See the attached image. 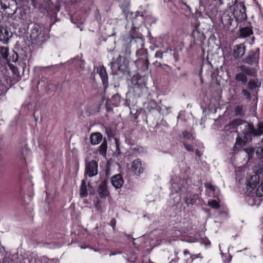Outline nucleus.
<instances>
[{
	"instance_id": "1",
	"label": "nucleus",
	"mask_w": 263,
	"mask_h": 263,
	"mask_svg": "<svg viewBox=\"0 0 263 263\" xmlns=\"http://www.w3.org/2000/svg\"><path fill=\"white\" fill-rule=\"evenodd\" d=\"M243 135L246 137H259L263 134V121L259 122L255 128L252 123L245 122L243 128Z\"/></svg>"
},
{
	"instance_id": "60",
	"label": "nucleus",
	"mask_w": 263,
	"mask_h": 263,
	"mask_svg": "<svg viewBox=\"0 0 263 263\" xmlns=\"http://www.w3.org/2000/svg\"><path fill=\"white\" fill-rule=\"evenodd\" d=\"M172 185L173 188L175 187V186H173V184H172Z\"/></svg>"
},
{
	"instance_id": "28",
	"label": "nucleus",
	"mask_w": 263,
	"mask_h": 263,
	"mask_svg": "<svg viewBox=\"0 0 263 263\" xmlns=\"http://www.w3.org/2000/svg\"><path fill=\"white\" fill-rule=\"evenodd\" d=\"M260 86V83L258 82L257 79H251L248 83V88L251 90H253L256 88L259 87Z\"/></svg>"
},
{
	"instance_id": "43",
	"label": "nucleus",
	"mask_w": 263,
	"mask_h": 263,
	"mask_svg": "<svg viewBox=\"0 0 263 263\" xmlns=\"http://www.w3.org/2000/svg\"><path fill=\"white\" fill-rule=\"evenodd\" d=\"M105 132L109 138H111L114 136L113 131L109 127H105Z\"/></svg>"
},
{
	"instance_id": "58",
	"label": "nucleus",
	"mask_w": 263,
	"mask_h": 263,
	"mask_svg": "<svg viewBox=\"0 0 263 263\" xmlns=\"http://www.w3.org/2000/svg\"><path fill=\"white\" fill-rule=\"evenodd\" d=\"M180 190V187H178V189H175V192H178V191H179Z\"/></svg>"
},
{
	"instance_id": "6",
	"label": "nucleus",
	"mask_w": 263,
	"mask_h": 263,
	"mask_svg": "<svg viewBox=\"0 0 263 263\" xmlns=\"http://www.w3.org/2000/svg\"><path fill=\"white\" fill-rule=\"evenodd\" d=\"M132 87L138 96L147 91L146 83L142 78L134 77L132 79Z\"/></svg>"
},
{
	"instance_id": "2",
	"label": "nucleus",
	"mask_w": 263,
	"mask_h": 263,
	"mask_svg": "<svg viewBox=\"0 0 263 263\" xmlns=\"http://www.w3.org/2000/svg\"><path fill=\"white\" fill-rule=\"evenodd\" d=\"M221 22L224 28L231 31L235 30L239 24L234 18L232 11L230 10H226L222 13Z\"/></svg>"
},
{
	"instance_id": "9",
	"label": "nucleus",
	"mask_w": 263,
	"mask_h": 263,
	"mask_svg": "<svg viewBox=\"0 0 263 263\" xmlns=\"http://www.w3.org/2000/svg\"><path fill=\"white\" fill-rule=\"evenodd\" d=\"M98 163L92 160L86 163L85 170V176L89 177H93L98 174Z\"/></svg>"
},
{
	"instance_id": "8",
	"label": "nucleus",
	"mask_w": 263,
	"mask_h": 263,
	"mask_svg": "<svg viewBox=\"0 0 263 263\" xmlns=\"http://www.w3.org/2000/svg\"><path fill=\"white\" fill-rule=\"evenodd\" d=\"M259 58V49L257 48L255 50H251L249 52L248 56L242 60L243 63L249 65H257Z\"/></svg>"
},
{
	"instance_id": "56",
	"label": "nucleus",
	"mask_w": 263,
	"mask_h": 263,
	"mask_svg": "<svg viewBox=\"0 0 263 263\" xmlns=\"http://www.w3.org/2000/svg\"><path fill=\"white\" fill-rule=\"evenodd\" d=\"M190 253V252L189 250H184V251H183V254L184 255H186V254H188Z\"/></svg>"
},
{
	"instance_id": "53",
	"label": "nucleus",
	"mask_w": 263,
	"mask_h": 263,
	"mask_svg": "<svg viewBox=\"0 0 263 263\" xmlns=\"http://www.w3.org/2000/svg\"><path fill=\"white\" fill-rule=\"evenodd\" d=\"M179 257H177L175 258L172 259L170 262L168 263H173V262H177L179 260Z\"/></svg>"
},
{
	"instance_id": "49",
	"label": "nucleus",
	"mask_w": 263,
	"mask_h": 263,
	"mask_svg": "<svg viewBox=\"0 0 263 263\" xmlns=\"http://www.w3.org/2000/svg\"><path fill=\"white\" fill-rule=\"evenodd\" d=\"M163 54V53L162 52L158 51L155 53V57L157 58L162 59Z\"/></svg>"
},
{
	"instance_id": "10",
	"label": "nucleus",
	"mask_w": 263,
	"mask_h": 263,
	"mask_svg": "<svg viewBox=\"0 0 263 263\" xmlns=\"http://www.w3.org/2000/svg\"><path fill=\"white\" fill-rule=\"evenodd\" d=\"M12 36L10 28L6 25H0V41L5 44L8 43L9 39Z\"/></svg>"
},
{
	"instance_id": "38",
	"label": "nucleus",
	"mask_w": 263,
	"mask_h": 263,
	"mask_svg": "<svg viewBox=\"0 0 263 263\" xmlns=\"http://www.w3.org/2000/svg\"><path fill=\"white\" fill-rule=\"evenodd\" d=\"M256 154L258 158H263V145L257 147Z\"/></svg>"
},
{
	"instance_id": "31",
	"label": "nucleus",
	"mask_w": 263,
	"mask_h": 263,
	"mask_svg": "<svg viewBox=\"0 0 263 263\" xmlns=\"http://www.w3.org/2000/svg\"><path fill=\"white\" fill-rule=\"evenodd\" d=\"M234 113L236 116L243 117L245 115V111L242 105H237L235 108Z\"/></svg>"
},
{
	"instance_id": "27",
	"label": "nucleus",
	"mask_w": 263,
	"mask_h": 263,
	"mask_svg": "<svg viewBox=\"0 0 263 263\" xmlns=\"http://www.w3.org/2000/svg\"><path fill=\"white\" fill-rule=\"evenodd\" d=\"M88 195L87 190L86 186V183L85 180H82L80 189V195L81 197L83 198L86 197Z\"/></svg>"
},
{
	"instance_id": "48",
	"label": "nucleus",
	"mask_w": 263,
	"mask_h": 263,
	"mask_svg": "<svg viewBox=\"0 0 263 263\" xmlns=\"http://www.w3.org/2000/svg\"><path fill=\"white\" fill-rule=\"evenodd\" d=\"M139 17H141V18L143 19V15L141 13H140L139 12H136V13L135 14V17L133 19V22H136V20L137 18H138Z\"/></svg>"
},
{
	"instance_id": "37",
	"label": "nucleus",
	"mask_w": 263,
	"mask_h": 263,
	"mask_svg": "<svg viewBox=\"0 0 263 263\" xmlns=\"http://www.w3.org/2000/svg\"><path fill=\"white\" fill-rule=\"evenodd\" d=\"M241 93L245 97V99L248 101H250L251 100V93L248 91L247 89L243 88L241 90Z\"/></svg>"
},
{
	"instance_id": "39",
	"label": "nucleus",
	"mask_w": 263,
	"mask_h": 263,
	"mask_svg": "<svg viewBox=\"0 0 263 263\" xmlns=\"http://www.w3.org/2000/svg\"><path fill=\"white\" fill-rule=\"evenodd\" d=\"M182 136L184 139H194V137H193V135L191 133L188 132L187 130H184L182 132Z\"/></svg>"
},
{
	"instance_id": "5",
	"label": "nucleus",
	"mask_w": 263,
	"mask_h": 263,
	"mask_svg": "<svg viewBox=\"0 0 263 263\" xmlns=\"http://www.w3.org/2000/svg\"><path fill=\"white\" fill-rule=\"evenodd\" d=\"M30 37L38 43H44L48 38V34L45 30L37 24H34L31 30Z\"/></svg>"
},
{
	"instance_id": "12",
	"label": "nucleus",
	"mask_w": 263,
	"mask_h": 263,
	"mask_svg": "<svg viewBox=\"0 0 263 263\" xmlns=\"http://www.w3.org/2000/svg\"><path fill=\"white\" fill-rule=\"evenodd\" d=\"M131 170L136 175H140L143 173L144 168L139 159L134 160L131 165Z\"/></svg>"
},
{
	"instance_id": "33",
	"label": "nucleus",
	"mask_w": 263,
	"mask_h": 263,
	"mask_svg": "<svg viewBox=\"0 0 263 263\" xmlns=\"http://www.w3.org/2000/svg\"><path fill=\"white\" fill-rule=\"evenodd\" d=\"M0 54L6 60L8 58L9 49L7 47L0 46Z\"/></svg>"
},
{
	"instance_id": "45",
	"label": "nucleus",
	"mask_w": 263,
	"mask_h": 263,
	"mask_svg": "<svg viewBox=\"0 0 263 263\" xmlns=\"http://www.w3.org/2000/svg\"><path fill=\"white\" fill-rule=\"evenodd\" d=\"M0 263H12V260L9 257L4 256Z\"/></svg>"
},
{
	"instance_id": "19",
	"label": "nucleus",
	"mask_w": 263,
	"mask_h": 263,
	"mask_svg": "<svg viewBox=\"0 0 263 263\" xmlns=\"http://www.w3.org/2000/svg\"><path fill=\"white\" fill-rule=\"evenodd\" d=\"M157 103L154 100H150L145 102L143 105L144 109L147 111H151L153 109H157Z\"/></svg>"
},
{
	"instance_id": "54",
	"label": "nucleus",
	"mask_w": 263,
	"mask_h": 263,
	"mask_svg": "<svg viewBox=\"0 0 263 263\" xmlns=\"http://www.w3.org/2000/svg\"><path fill=\"white\" fill-rule=\"evenodd\" d=\"M30 1L31 2V4L33 5V6L36 7V0H30Z\"/></svg>"
},
{
	"instance_id": "42",
	"label": "nucleus",
	"mask_w": 263,
	"mask_h": 263,
	"mask_svg": "<svg viewBox=\"0 0 263 263\" xmlns=\"http://www.w3.org/2000/svg\"><path fill=\"white\" fill-rule=\"evenodd\" d=\"M256 194L258 196H261L263 195V181L257 187Z\"/></svg>"
},
{
	"instance_id": "11",
	"label": "nucleus",
	"mask_w": 263,
	"mask_h": 263,
	"mask_svg": "<svg viewBox=\"0 0 263 263\" xmlns=\"http://www.w3.org/2000/svg\"><path fill=\"white\" fill-rule=\"evenodd\" d=\"M97 72L99 74L102 81L104 87L106 88L108 86V75L106 70V69L104 66H100L97 69Z\"/></svg>"
},
{
	"instance_id": "4",
	"label": "nucleus",
	"mask_w": 263,
	"mask_h": 263,
	"mask_svg": "<svg viewBox=\"0 0 263 263\" xmlns=\"http://www.w3.org/2000/svg\"><path fill=\"white\" fill-rule=\"evenodd\" d=\"M232 13L234 15V18L239 23L242 21H245L247 18L246 8L244 3L239 2L235 4L233 7Z\"/></svg>"
},
{
	"instance_id": "25",
	"label": "nucleus",
	"mask_w": 263,
	"mask_h": 263,
	"mask_svg": "<svg viewBox=\"0 0 263 263\" xmlns=\"http://www.w3.org/2000/svg\"><path fill=\"white\" fill-rule=\"evenodd\" d=\"M238 69L241 71V72L245 73L246 75L253 76L255 73L254 69L245 65H242L238 67Z\"/></svg>"
},
{
	"instance_id": "24",
	"label": "nucleus",
	"mask_w": 263,
	"mask_h": 263,
	"mask_svg": "<svg viewBox=\"0 0 263 263\" xmlns=\"http://www.w3.org/2000/svg\"><path fill=\"white\" fill-rule=\"evenodd\" d=\"M248 138L243 135V136H240L239 134L238 135L235 147L236 148H239L243 146L245 143L247 142Z\"/></svg>"
},
{
	"instance_id": "18",
	"label": "nucleus",
	"mask_w": 263,
	"mask_h": 263,
	"mask_svg": "<svg viewBox=\"0 0 263 263\" xmlns=\"http://www.w3.org/2000/svg\"><path fill=\"white\" fill-rule=\"evenodd\" d=\"M239 36L242 38H246L253 33L252 27L251 26L240 27L239 28Z\"/></svg>"
},
{
	"instance_id": "7",
	"label": "nucleus",
	"mask_w": 263,
	"mask_h": 263,
	"mask_svg": "<svg viewBox=\"0 0 263 263\" xmlns=\"http://www.w3.org/2000/svg\"><path fill=\"white\" fill-rule=\"evenodd\" d=\"M141 55L142 56V57L139 58L136 60V64L139 69L145 72L148 70L149 64L147 54L145 49L144 52H140V53L137 54V56L138 57H140Z\"/></svg>"
},
{
	"instance_id": "34",
	"label": "nucleus",
	"mask_w": 263,
	"mask_h": 263,
	"mask_svg": "<svg viewBox=\"0 0 263 263\" xmlns=\"http://www.w3.org/2000/svg\"><path fill=\"white\" fill-rule=\"evenodd\" d=\"M122 53L126 57L129 56L131 53L130 46L129 44L125 45L122 50Z\"/></svg>"
},
{
	"instance_id": "35",
	"label": "nucleus",
	"mask_w": 263,
	"mask_h": 263,
	"mask_svg": "<svg viewBox=\"0 0 263 263\" xmlns=\"http://www.w3.org/2000/svg\"><path fill=\"white\" fill-rule=\"evenodd\" d=\"M18 54L16 52L13 51V52L11 55H8V58L6 60L8 62H16L18 60Z\"/></svg>"
},
{
	"instance_id": "59",
	"label": "nucleus",
	"mask_w": 263,
	"mask_h": 263,
	"mask_svg": "<svg viewBox=\"0 0 263 263\" xmlns=\"http://www.w3.org/2000/svg\"><path fill=\"white\" fill-rule=\"evenodd\" d=\"M163 66H164V67H170L167 64H164L163 65Z\"/></svg>"
},
{
	"instance_id": "55",
	"label": "nucleus",
	"mask_w": 263,
	"mask_h": 263,
	"mask_svg": "<svg viewBox=\"0 0 263 263\" xmlns=\"http://www.w3.org/2000/svg\"><path fill=\"white\" fill-rule=\"evenodd\" d=\"M196 152V154L198 156H199V157L201 156V155H202V154L201 153V152H200L199 150H198V149H197V150L196 151V152Z\"/></svg>"
},
{
	"instance_id": "3",
	"label": "nucleus",
	"mask_w": 263,
	"mask_h": 263,
	"mask_svg": "<svg viewBox=\"0 0 263 263\" xmlns=\"http://www.w3.org/2000/svg\"><path fill=\"white\" fill-rule=\"evenodd\" d=\"M129 35L132 40L137 44L136 46L138 50L136 51V54L140 52H144V41L141 33L137 31L136 27H133L129 31Z\"/></svg>"
},
{
	"instance_id": "30",
	"label": "nucleus",
	"mask_w": 263,
	"mask_h": 263,
	"mask_svg": "<svg viewBox=\"0 0 263 263\" xmlns=\"http://www.w3.org/2000/svg\"><path fill=\"white\" fill-rule=\"evenodd\" d=\"M246 121L240 119H236L232 120L229 124V126L231 127H235L239 125L245 124Z\"/></svg>"
},
{
	"instance_id": "15",
	"label": "nucleus",
	"mask_w": 263,
	"mask_h": 263,
	"mask_svg": "<svg viewBox=\"0 0 263 263\" xmlns=\"http://www.w3.org/2000/svg\"><path fill=\"white\" fill-rule=\"evenodd\" d=\"M98 192L101 198H105L108 195L109 192L107 190V182L106 181H103L100 184Z\"/></svg>"
},
{
	"instance_id": "57",
	"label": "nucleus",
	"mask_w": 263,
	"mask_h": 263,
	"mask_svg": "<svg viewBox=\"0 0 263 263\" xmlns=\"http://www.w3.org/2000/svg\"><path fill=\"white\" fill-rule=\"evenodd\" d=\"M155 64L156 66H161L162 64L160 63H158L157 61L155 62Z\"/></svg>"
},
{
	"instance_id": "32",
	"label": "nucleus",
	"mask_w": 263,
	"mask_h": 263,
	"mask_svg": "<svg viewBox=\"0 0 263 263\" xmlns=\"http://www.w3.org/2000/svg\"><path fill=\"white\" fill-rule=\"evenodd\" d=\"M196 195H189L186 197L185 199V202L186 204L193 205L196 202Z\"/></svg>"
},
{
	"instance_id": "23",
	"label": "nucleus",
	"mask_w": 263,
	"mask_h": 263,
	"mask_svg": "<svg viewBox=\"0 0 263 263\" xmlns=\"http://www.w3.org/2000/svg\"><path fill=\"white\" fill-rule=\"evenodd\" d=\"M26 13L23 8L16 7V11L14 15V19L17 21L24 20L26 18Z\"/></svg>"
},
{
	"instance_id": "41",
	"label": "nucleus",
	"mask_w": 263,
	"mask_h": 263,
	"mask_svg": "<svg viewBox=\"0 0 263 263\" xmlns=\"http://www.w3.org/2000/svg\"><path fill=\"white\" fill-rule=\"evenodd\" d=\"M256 171L257 174H260L263 171V160L260 161L258 162Z\"/></svg>"
},
{
	"instance_id": "50",
	"label": "nucleus",
	"mask_w": 263,
	"mask_h": 263,
	"mask_svg": "<svg viewBox=\"0 0 263 263\" xmlns=\"http://www.w3.org/2000/svg\"><path fill=\"white\" fill-rule=\"evenodd\" d=\"M94 204H95L96 208L98 210H100L101 209V205L100 203L99 200H97V201H95Z\"/></svg>"
},
{
	"instance_id": "16",
	"label": "nucleus",
	"mask_w": 263,
	"mask_h": 263,
	"mask_svg": "<svg viewBox=\"0 0 263 263\" xmlns=\"http://www.w3.org/2000/svg\"><path fill=\"white\" fill-rule=\"evenodd\" d=\"M123 57L119 55L118 59L116 61H112L110 63V67L112 71L116 74H118L119 71L122 72L124 69L122 68V65H119L118 61Z\"/></svg>"
},
{
	"instance_id": "17",
	"label": "nucleus",
	"mask_w": 263,
	"mask_h": 263,
	"mask_svg": "<svg viewBox=\"0 0 263 263\" xmlns=\"http://www.w3.org/2000/svg\"><path fill=\"white\" fill-rule=\"evenodd\" d=\"M111 182L112 185L116 189H120L123 185L124 181L120 174L114 176L111 179Z\"/></svg>"
},
{
	"instance_id": "52",
	"label": "nucleus",
	"mask_w": 263,
	"mask_h": 263,
	"mask_svg": "<svg viewBox=\"0 0 263 263\" xmlns=\"http://www.w3.org/2000/svg\"><path fill=\"white\" fill-rule=\"evenodd\" d=\"M116 221L115 218H112L110 221V225L114 228L116 226Z\"/></svg>"
},
{
	"instance_id": "61",
	"label": "nucleus",
	"mask_w": 263,
	"mask_h": 263,
	"mask_svg": "<svg viewBox=\"0 0 263 263\" xmlns=\"http://www.w3.org/2000/svg\"><path fill=\"white\" fill-rule=\"evenodd\" d=\"M107 111H108V110H109V108H107Z\"/></svg>"
},
{
	"instance_id": "21",
	"label": "nucleus",
	"mask_w": 263,
	"mask_h": 263,
	"mask_svg": "<svg viewBox=\"0 0 263 263\" xmlns=\"http://www.w3.org/2000/svg\"><path fill=\"white\" fill-rule=\"evenodd\" d=\"M11 2L12 4L9 5V7L5 11V14H7L9 17H12L13 15H14L16 11L17 5L16 2L11 1Z\"/></svg>"
},
{
	"instance_id": "47",
	"label": "nucleus",
	"mask_w": 263,
	"mask_h": 263,
	"mask_svg": "<svg viewBox=\"0 0 263 263\" xmlns=\"http://www.w3.org/2000/svg\"><path fill=\"white\" fill-rule=\"evenodd\" d=\"M6 250L5 248L0 243V256H4L6 255Z\"/></svg>"
},
{
	"instance_id": "29",
	"label": "nucleus",
	"mask_w": 263,
	"mask_h": 263,
	"mask_svg": "<svg viewBox=\"0 0 263 263\" xmlns=\"http://www.w3.org/2000/svg\"><path fill=\"white\" fill-rule=\"evenodd\" d=\"M235 79L238 82H241L242 84H246L248 81L247 75L243 72H239L235 75Z\"/></svg>"
},
{
	"instance_id": "13",
	"label": "nucleus",
	"mask_w": 263,
	"mask_h": 263,
	"mask_svg": "<svg viewBox=\"0 0 263 263\" xmlns=\"http://www.w3.org/2000/svg\"><path fill=\"white\" fill-rule=\"evenodd\" d=\"M259 181V176L258 174L252 176L250 179L248 181L246 189L249 192H251L255 189L258 184Z\"/></svg>"
},
{
	"instance_id": "44",
	"label": "nucleus",
	"mask_w": 263,
	"mask_h": 263,
	"mask_svg": "<svg viewBox=\"0 0 263 263\" xmlns=\"http://www.w3.org/2000/svg\"><path fill=\"white\" fill-rule=\"evenodd\" d=\"M245 151H246V153L248 154V158L250 159L251 158H252L253 156V153H254L253 149H252L251 148H249L246 149Z\"/></svg>"
},
{
	"instance_id": "26",
	"label": "nucleus",
	"mask_w": 263,
	"mask_h": 263,
	"mask_svg": "<svg viewBox=\"0 0 263 263\" xmlns=\"http://www.w3.org/2000/svg\"><path fill=\"white\" fill-rule=\"evenodd\" d=\"M107 148V140L104 138L101 143L99 146L98 149L99 154L102 156L105 157L106 155V151Z\"/></svg>"
},
{
	"instance_id": "20",
	"label": "nucleus",
	"mask_w": 263,
	"mask_h": 263,
	"mask_svg": "<svg viewBox=\"0 0 263 263\" xmlns=\"http://www.w3.org/2000/svg\"><path fill=\"white\" fill-rule=\"evenodd\" d=\"M102 140V135L100 133H92L90 136V142L92 145H97Z\"/></svg>"
},
{
	"instance_id": "36",
	"label": "nucleus",
	"mask_w": 263,
	"mask_h": 263,
	"mask_svg": "<svg viewBox=\"0 0 263 263\" xmlns=\"http://www.w3.org/2000/svg\"><path fill=\"white\" fill-rule=\"evenodd\" d=\"M208 204L213 209H217L220 208L219 203L215 200L209 201Z\"/></svg>"
},
{
	"instance_id": "40",
	"label": "nucleus",
	"mask_w": 263,
	"mask_h": 263,
	"mask_svg": "<svg viewBox=\"0 0 263 263\" xmlns=\"http://www.w3.org/2000/svg\"><path fill=\"white\" fill-rule=\"evenodd\" d=\"M1 5L2 8L3 9L4 11L8 8L9 7V5L11 4H9V3H7V0H2L1 1Z\"/></svg>"
},
{
	"instance_id": "46",
	"label": "nucleus",
	"mask_w": 263,
	"mask_h": 263,
	"mask_svg": "<svg viewBox=\"0 0 263 263\" xmlns=\"http://www.w3.org/2000/svg\"><path fill=\"white\" fill-rule=\"evenodd\" d=\"M185 148L189 152H193L194 151L193 148L192 147V145L187 144L186 143H183Z\"/></svg>"
},
{
	"instance_id": "14",
	"label": "nucleus",
	"mask_w": 263,
	"mask_h": 263,
	"mask_svg": "<svg viewBox=\"0 0 263 263\" xmlns=\"http://www.w3.org/2000/svg\"><path fill=\"white\" fill-rule=\"evenodd\" d=\"M246 52V46L243 44L236 45L234 47V57L235 59L242 58Z\"/></svg>"
},
{
	"instance_id": "22",
	"label": "nucleus",
	"mask_w": 263,
	"mask_h": 263,
	"mask_svg": "<svg viewBox=\"0 0 263 263\" xmlns=\"http://www.w3.org/2000/svg\"><path fill=\"white\" fill-rule=\"evenodd\" d=\"M8 67L12 73V80L13 81L14 80L15 82L18 81L20 80V73L18 71L17 68L12 64H8Z\"/></svg>"
},
{
	"instance_id": "51",
	"label": "nucleus",
	"mask_w": 263,
	"mask_h": 263,
	"mask_svg": "<svg viewBox=\"0 0 263 263\" xmlns=\"http://www.w3.org/2000/svg\"><path fill=\"white\" fill-rule=\"evenodd\" d=\"M205 186H206L207 188H208V189H210V190H211V191H215V187H214V186H213L212 184H206L205 185Z\"/></svg>"
}]
</instances>
